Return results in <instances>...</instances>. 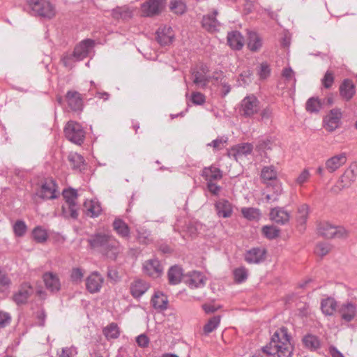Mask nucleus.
<instances>
[{
    "label": "nucleus",
    "mask_w": 357,
    "mask_h": 357,
    "mask_svg": "<svg viewBox=\"0 0 357 357\" xmlns=\"http://www.w3.org/2000/svg\"><path fill=\"white\" fill-rule=\"evenodd\" d=\"M291 336L285 327L275 331L270 342L252 357H290L292 354Z\"/></svg>",
    "instance_id": "1"
},
{
    "label": "nucleus",
    "mask_w": 357,
    "mask_h": 357,
    "mask_svg": "<svg viewBox=\"0 0 357 357\" xmlns=\"http://www.w3.org/2000/svg\"><path fill=\"white\" fill-rule=\"evenodd\" d=\"M90 248L110 261H116L123 251L119 240L109 233L96 232L87 239Z\"/></svg>",
    "instance_id": "2"
},
{
    "label": "nucleus",
    "mask_w": 357,
    "mask_h": 357,
    "mask_svg": "<svg viewBox=\"0 0 357 357\" xmlns=\"http://www.w3.org/2000/svg\"><path fill=\"white\" fill-rule=\"evenodd\" d=\"M356 176L357 165L351 164L331 188V191L333 193L338 194L342 190L349 188L355 181Z\"/></svg>",
    "instance_id": "3"
},
{
    "label": "nucleus",
    "mask_w": 357,
    "mask_h": 357,
    "mask_svg": "<svg viewBox=\"0 0 357 357\" xmlns=\"http://www.w3.org/2000/svg\"><path fill=\"white\" fill-rule=\"evenodd\" d=\"M317 232L326 238H346L349 236V231L345 228L334 226L327 222L318 225Z\"/></svg>",
    "instance_id": "4"
},
{
    "label": "nucleus",
    "mask_w": 357,
    "mask_h": 357,
    "mask_svg": "<svg viewBox=\"0 0 357 357\" xmlns=\"http://www.w3.org/2000/svg\"><path fill=\"white\" fill-rule=\"evenodd\" d=\"M260 102L254 95L245 96L240 103L239 114L245 118H252L260 111Z\"/></svg>",
    "instance_id": "5"
},
{
    "label": "nucleus",
    "mask_w": 357,
    "mask_h": 357,
    "mask_svg": "<svg viewBox=\"0 0 357 357\" xmlns=\"http://www.w3.org/2000/svg\"><path fill=\"white\" fill-rule=\"evenodd\" d=\"M28 5L34 15L51 19L55 15L53 5L47 0H27Z\"/></svg>",
    "instance_id": "6"
},
{
    "label": "nucleus",
    "mask_w": 357,
    "mask_h": 357,
    "mask_svg": "<svg viewBox=\"0 0 357 357\" xmlns=\"http://www.w3.org/2000/svg\"><path fill=\"white\" fill-rule=\"evenodd\" d=\"M64 133L66 137L75 144H81L84 142L85 131L79 123L68 121L65 126Z\"/></svg>",
    "instance_id": "7"
},
{
    "label": "nucleus",
    "mask_w": 357,
    "mask_h": 357,
    "mask_svg": "<svg viewBox=\"0 0 357 357\" xmlns=\"http://www.w3.org/2000/svg\"><path fill=\"white\" fill-rule=\"evenodd\" d=\"M167 0H149L142 4L141 9L144 16L152 17L160 14L166 5Z\"/></svg>",
    "instance_id": "8"
},
{
    "label": "nucleus",
    "mask_w": 357,
    "mask_h": 357,
    "mask_svg": "<svg viewBox=\"0 0 357 357\" xmlns=\"http://www.w3.org/2000/svg\"><path fill=\"white\" fill-rule=\"evenodd\" d=\"M32 294L33 287L29 282H24L20 284L18 291L13 295V301L17 305L25 304Z\"/></svg>",
    "instance_id": "9"
},
{
    "label": "nucleus",
    "mask_w": 357,
    "mask_h": 357,
    "mask_svg": "<svg viewBox=\"0 0 357 357\" xmlns=\"http://www.w3.org/2000/svg\"><path fill=\"white\" fill-rule=\"evenodd\" d=\"M347 161V155L346 153L336 154L326 160L325 169L329 173H334L345 165Z\"/></svg>",
    "instance_id": "10"
},
{
    "label": "nucleus",
    "mask_w": 357,
    "mask_h": 357,
    "mask_svg": "<svg viewBox=\"0 0 357 357\" xmlns=\"http://www.w3.org/2000/svg\"><path fill=\"white\" fill-rule=\"evenodd\" d=\"M342 112L340 109H333L324 119V128L329 132L334 131L340 123Z\"/></svg>",
    "instance_id": "11"
},
{
    "label": "nucleus",
    "mask_w": 357,
    "mask_h": 357,
    "mask_svg": "<svg viewBox=\"0 0 357 357\" xmlns=\"http://www.w3.org/2000/svg\"><path fill=\"white\" fill-rule=\"evenodd\" d=\"M95 42L91 39H85L77 44L74 49V57L82 61L87 57L91 50L93 48Z\"/></svg>",
    "instance_id": "12"
},
{
    "label": "nucleus",
    "mask_w": 357,
    "mask_h": 357,
    "mask_svg": "<svg viewBox=\"0 0 357 357\" xmlns=\"http://www.w3.org/2000/svg\"><path fill=\"white\" fill-rule=\"evenodd\" d=\"M143 269L146 274L154 278L160 277L163 271L160 261L156 259L146 260L143 264Z\"/></svg>",
    "instance_id": "13"
},
{
    "label": "nucleus",
    "mask_w": 357,
    "mask_h": 357,
    "mask_svg": "<svg viewBox=\"0 0 357 357\" xmlns=\"http://www.w3.org/2000/svg\"><path fill=\"white\" fill-rule=\"evenodd\" d=\"M206 278L199 271H192L185 275V283L191 289L203 287L205 285Z\"/></svg>",
    "instance_id": "14"
},
{
    "label": "nucleus",
    "mask_w": 357,
    "mask_h": 357,
    "mask_svg": "<svg viewBox=\"0 0 357 357\" xmlns=\"http://www.w3.org/2000/svg\"><path fill=\"white\" fill-rule=\"evenodd\" d=\"M156 35L157 41L162 46L172 44L174 38V31L172 27L168 26L160 27L156 31Z\"/></svg>",
    "instance_id": "15"
},
{
    "label": "nucleus",
    "mask_w": 357,
    "mask_h": 357,
    "mask_svg": "<svg viewBox=\"0 0 357 357\" xmlns=\"http://www.w3.org/2000/svg\"><path fill=\"white\" fill-rule=\"evenodd\" d=\"M45 287L52 293H56L61 289V282L57 274L46 272L43 275Z\"/></svg>",
    "instance_id": "16"
},
{
    "label": "nucleus",
    "mask_w": 357,
    "mask_h": 357,
    "mask_svg": "<svg viewBox=\"0 0 357 357\" xmlns=\"http://www.w3.org/2000/svg\"><path fill=\"white\" fill-rule=\"evenodd\" d=\"M68 107L74 112L81 111L83 108L82 95L76 91H68L66 95Z\"/></svg>",
    "instance_id": "17"
},
{
    "label": "nucleus",
    "mask_w": 357,
    "mask_h": 357,
    "mask_svg": "<svg viewBox=\"0 0 357 357\" xmlns=\"http://www.w3.org/2000/svg\"><path fill=\"white\" fill-rule=\"evenodd\" d=\"M253 149V146L250 143H242L234 146L228 152V155L230 158H234L238 160L242 156H246L250 154Z\"/></svg>",
    "instance_id": "18"
},
{
    "label": "nucleus",
    "mask_w": 357,
    "mask_h": 357,
    "mask_svg": "<svg viewBox=\"0 0 357 357\" xmlns=\"http://www.w3.org/2000/svg\"><path fill=\"white\" fill-rule=\"evenodd\" d=\"M104 279L97 272L91 273L86 280V289L91 294L100 291Z\"/></svg>",
    "instance_id": "19"
},
{
    "label": "nucleus",
    "mask_w": 357,
    "mask_h": 357,
    "mask_svg": "<svg viewBox=\"0 0 357 357\" xmlns=\"http://www.w3.org/2000/svg\"><path fill=\"white\" fill-rule=\"evenodd\" d=\"M215 208L218 217L227 218L233 213V206L228 200L220 199L215 203Z\"/></svg>",
    "instance_id": "20"
},
{
    "label": "nucleus",
    "mask_w": 357,
    "mask_h": 357,
    "mask_svg": "<svg viewBox=\"0 0 357 357\" xmlns=\"http://www.w3.org/2000/svg\"><path fill=\"white\" fill-rule=\"evenodd\" d=\"M266 250L262 248H253L245 255V260L248 264H259L265 259Z\"/></svg>",
    "instance_id": "21"
},
{
    "label": "nucleus",
    "mask_w": 357,
    "mask_h": 357,
    "mask_svg": "<svg viewBox=\"0 0 357 357\" xmlns=\"http://www.w3.org/2000/svg\"><path fill=\"white\" fill-rule=\"evenodd\" d=\"M38 197L43 199H52L56 198V184L50 180L45 181L37 193Z\"/></svg>",
    "instance_id": "22"
},
{
    "label": "nucleus",
    "mask_w": 357,
    "mask_h": 357,
    "mask_svg": "<svg viewBox=\"0 0 357 357\" xmlns=\"http://www.w3.org/2000/svg\"><path fill=\"white\" fill-rule=\"evenodd\" d=\"M202 176L207 181V183H209L221 180L223 176V174L218 167L211 165L203 169Z\"/></svg>",
    "instance_id": "23"
},
{
    "label": "nucleus",
    "mask_w": 357,
    "mask_h": 357,
    "mask_svg": "<svg viewBox=\"0 0 357 357\" xmlns=\"http://www.w3.org/2000/svg\"><path fill=\"white\" fill-rule=\"evenodd\" d=\"M271 219L278 224L284 225L289 222L290 214L283 208L275 207L271 209L270 212Z\"/></svg>",
    "instance_id": "24"
},
{
    "label": "nucleus",
    "mask_w": 357,
    "mask_h": 357,
    "mask_svg": "<svg viewBox=\"0 0 357 357\" xmlns=\"http://www.w3.org/2000/svg\"><path fill=\"white\" fill-rule=\"evenodd\" d=\"M227 43L230 47L235 50H240L244 45V38L238 31L229 32L227 34Z\"/></svg>",
    "instance_id": "25"
},
{
    "label": "nucleus",
    "mask_w": 357,
    "mask_h": 357,
    "mask_svg": "<svg viewBox=\"0 0 357 357\" xmlns=\"http://www.w3.org/2000/svg\"><path fill=\"white\" fill-rule=\"evenodd\" d=\"M339 312L341 315V318L344 321L349 322L352 321L356 316V306L351 302H347L341 305Z\"/></svg>",
    "instance_id": "26"
},
{
    "label": "nucleus",
    "mask_w": 357,
    "mask_h": 357,
    "mask_svg": "<svg viewBox=\"0 0 357 357\" xmlns=\"http://www.w3.org/2000/svg\"><path fill=\"white\" fill-rule=\"evenodd\" d=\"M113 229L121 238L128 239L130 237V230L128 225L121 219L116 218L112 223Z\"/></svg>",
    "instance_id": "27"
},
{
    "label": "nucleus",
    "mask_w": 357,
    "mask_h": 357,
    "mask_svg": "<svg viewBox=\"0 0 357 357\" xmlns=\"http://www.w3.org/2000/svg\"><path fill=\"white\" fill-rule=\"evenodd\" d=\"M340 96L347 101L351 100L355 94V86L351 80L344 79L340 86Z\"/></svg>",
    "instance_id": "28"
},
{
    "label": "nucleus",
    "mask_w": 357,
    "mask_h": 357,
    "mask_svg": "<svg viewBox=\"0 0 357 357\" xmlns=\"http://www.w3.org/2000/svg\"><path fill=\"white\" fill-rule=\"evenodd\" d=\"M218 12L214 10L211 15L208 14L203 17L202 26L208 31L214 32L218 29L220 24L215 18Z\"/></svg>",
    "instance_id": "29"
},
{
    "label": "nucleus",
    "mask_w": 357,
    "mask_h": 357,
    "mask_svg": "<svg viewBox=\"0 0 357 357\" xmlns=\"http://www.w3.org/2000/svg\"><path fill=\"white\" fill-rule=\"evenodd\" d=\"M149 288V285L142 280H135L130 286V292L135 298L140 297Z\"/></svg>",
    "instance_id": "30"
},
{
    "label": "nucleus",
    "mask_w": 357,
    "mask_h": 357,
    "mask_svg": "<svg viewBox=\"0 0 357 357\" xmlns=\"http://www.w3.org/2000/svg\"><path fill=\"white\" fill-rule=\"evenodd\" d=\"M151 303L155 309L164 310L167 308V297L162 292H155L152 297Z\"/></svg>",
    "instance_id": "31"
},
{
    "label": "nucleus",
    "mask_w": 357,
    "mask_h": 357,
    "mask_svg": "<svg viewBox=\"0 0 357 357\" xmlns=\"http://www.w3.org/2000/svg\"><path fill=\"white\" fill-rule=\"evenodd\" d=\"M68 160L74 170L81 172L84 168V159L81 155L77 153H70L68 156Z\"/></svg>",
    "instance_id": "32"
},
{
    "label": "nucleus",
    "mask_w": 357,
    "mask_h": 357,
    "mask_svg": "<svg viewBox=\"0 0 357 357\" xmlns=\"http://www.w3.org/2000/svg\"><path fill=\"white\" fill-rule=\"evenodd\" d=\"M183 275V269L179 266H172L168 271L169 284L173 285L178 284L181 282Z\"/></svg>",
    "instance_id": "33"
},
{
    "label": "nucleus",
    "mask_w": 357,
    "mask_h": 357,
    "mask_svg": "<svg viewBox=\"0 0 357 357\" xmlns=\"http://www.w3.org/2000/svg\"><path fill=\"white\" fill-rule=\"evenodd\" d=\"M84 206L87 211V215L91 218L98 217L102 211L100 204L98 201H86Z\"/></svg>",
    "instance_id": "34"
},
{
    "label": "nucleus",
    "mask_w": 357,
    "mask_h": 357,
    "mask_svg": "<svg viewBox=\"0 0 357 357\" xmlns=\"http://www.w3.org/2000/svg\"><path fill=\"white\" fill-rule=\"evenodd\" d=\"M262 46L261 38L255 32H250L248 34V47L252 52H257Z\"/></svg>",
    "instance_id": "35"
},
{
    "label": "nucleus",
    "mask_w": 357,
    "mask_h": 357,
    "mask_svg": "<svg viewBox=\"0 0 357 357\" xmlns=\"http://www.w3.org/2000/svg\"><path fill=\"white\" fill-rule=\"evenodd\" d=\"M337 307V302L333 298L323 299L321 303V309L326 315H332Z\"/></svg>",
    "instance_id": "36"
},
{
    "label": "nucleus",
    "mask_w": 357,
    "mask_h": 357,
    "mask_svg": "<svg viewBox=\"0 0 357 357\" xmlns=\"http://www.w3.org/2000/svg\"><path fill=\"white\" fill-rule=\"evenodd\" d=\"M261 179L264 183L268 184V181H273L274 183L277 181V172L273 166L264 167L261 173Z\"/></svg>",
    "instance_id": "37"
},
{
    "label": "nucleus",
    "mask_w": 357,
    "mask_h": 357,
    "mask_svg": "<svg viewBox=\"0 0 357 357\" xmlns=\"http://www.w3.org/2000/svg\"><path fill=\"white\" fill-rule=\"evenodd\" d=\"M304 346L311 351H314L320 347V341L319 338L312 334H307L303 338Z\"/></svg>",
    "instance_id": "38"
},
{
    "label": "nucleus",
    "mask_w": 357,
    "mask_h": 357,
    "mask_svg": "<svg viewBox=\"0 0 357 357\" xmlns=\"http://www.w3.org/2000/svg\"><path fill=\"white\" fill-rule=\"evenodd\" d=\"M137 238L140 243L147 245L153 242L151 231L145 227H139L137 229Z\"/></svg>",
    "instance_id": "39"
},
{
    "label": "nucleus",
    "mask_w": 357,
    "mask_h": 357,
    "mask_svg": "<svg viewBox=\"0 0 357 357\" xmlns=\"http://www.w3.org/2000/svg\"><path fill=\"white\" fill-rule=\"evenodd\" d=\"M103 334L107 340L116 339L120 335V330L116 323H111L103 329Z\"/></svg>",
    "instance_id": "40"
},
{
    "label": "nucleus",
    "mask_w": 357,
    "mask_h": 357,
    "mask_svg": "<svg viewBox=\"0 0 357 357\" xmlns=\"http://www.w3.org/2000/svg\"><path fill=\"white\" fill-rule=\"evenodd\" d=\"M62 215L65 218L77 219L78 217L77 204H64L62 206Z\"/></svg>",
    "instance_id": "41"
},
{
    "label": "nucleus",
    "mask_w": 357,
    "mask_h": 357,
    "mask_svg": "<svg viewBox=\"0 0 357 357\" xmlns=\"http://www.w3.org/2000/svg\"><path fill=\"white\" fill-rule=\"evenodd\" d=\"M241 213L245 218L249 220H257L261 216L259 209L252 207L243 208Z\"/></svg>",
    "instance_id": "42"
},
{
    "label": "nucleus",
    "mask_w": 357,
    "mask_h": 357,
    "mask_svg": "<svg viewBox=\"0 0 357 357\" xmlns=\"http://www.w3.org/2000/svg\"><path fill=\"white\" fill-rule=\"evenodd\" d=\"M169 9L176 15H182L186 11V6L182 0H171Z\"/></svg>",
    "instance_id": "43"
},
{
    "label": "nucleus",
    "mask_w": 357,
    "mask_h": 357,
    "mask_svg": "<svg viewBox=\"0 0 357 357\" xmlns=\"http://www.w3.org/2000/svg\"><path fill=\"white\" fill-rule=\"evenodd\" d=\"M112 15L116 19L128 20L132 17V11L126 7H119L112 10Z\"/></svg>",
    "instance_id": "44"
},
{
    "label": "nucleus",
    "mask_w": 357,
    "mask_h": 357,
    "mask_svg": "<svg viewBox=\"0 0 357 357\" xmlns=\"http://www.w3.org/2000/svg\"><path fill=\"white\" fill-rule=\"evenodd\" d=\"M305 107L310 113L318 112L321 108V103L317 98H310L307 101Z\"/></svg>",
    "instance_id": "45"
},
{
    "label": "nucleus",
    "mask_w": 357,
    "mask_h": 357,
    "mask_svg": "<svg viewBox=\"0 0 357 357\" xmlns=\"http://www.w3.org/2000/svg\"><path fill=\"white\" fill-rule=\"evenodd\" d=\"M192 75L193 83L195 84L196 85L202 87H205L207 85L208 79H207L206 76L202 73H200L199 71H193L192 73Z\"/></svg>",
    "instance_id": "46"
},
{
    "label": "nucleus",
    "mask_w": 357,
    "mask_h": 357,
    "mask_svg": "<svg viewBox=\"0 0 357 357\" xmlns=\"http://www.w3.org/2000/svg\"><path fill=\"white\" fill-rule=\"evenodd\" d=\"M220 317L215 316L211 318L204 327V331L206 334L213 332L220 324Z\"/></svg>",
    "instance_id": "47"
},
{
    "label": "nucleus",
    "mask_w": 357,
    "mask_h": 357,
    "mask_svg": "<svg viewBox=\"0 0 357 357\" xmlns=\"http://www.w3.org/2000/svg\"><path fill=\"white\" fill-rule=\"evenodd\" d=\"M308 218V206L306 204L301 205L298 208V213H297V222L300 225H304Z\"/></svg>",
    "instance_id": "48"
},
{
    "label": "nucleus",
    "mask_w": 357,
    "mask_h": 357,
    "mask_svg": "<svg viewBox=\"0 0 357 357\" xmlns=\"http://www.w3.org/2000/svg\"><path fill=\"white\" fill-rule=\"evenodd\" d=\"M63 198L66 200L65 204H77V192L74 189L65 190L63 192Z\"/></svg>",
    "instance_id": "49"
},
{
    "label": "nucleus",
    "mask_w": 357,
    "mask_h": 357,
    "mask_svg": "<svg viewBox=\"0 0 357 357\" xmlns=\"http://www.w3.org/2000/svg\"><path fill=\"white\" fill-rule=\"evenodd\" d=\"M33 237L38 243H43L47 238V234L45 229L37 227L33 231Z\"/></svg>",
    "instance_id": "50"
},
{
    "label": "nucleus",
    "mask_w": 357,
    "mask_h": 357,
    "mask_svg": "<svg viewBox=\"0 0 357 357\" xmlns=\"http://www.w3.org/2000/svg\"><path fill=\"white\" fill-rule=\"evenodd\" d=\"M234 280L238 283L244 282L248 278V271L244 267H239L234 271Z\"/></svg>",
    "instance_id": "51"
},
{
    "label": "nucleus",
    "mask_w": 357,
    "mask_h": 357,
    "mask_svg": "<svg viewBox=\"0 0 357 357\" xmlns=\"http://www.w3.org/2000/svg\"><path fill=\"white\" fill-rule=\"evenodd\" d=\"M332 246L328 243H319L316 245L314 252L316 255L323 257L326 255L331 250Z\"/></svg>",
    "instance_id": "52"
},
{
    "label": "nucleus",
    "mask_w": 357,
    "mask_h": 357,
    "mask_svg": "<svg viewBox=\"0 0 357 357\" xmlns=\"http://www.w3.org/2000/svg\"><path fill=\"white\" fill-rule=\"evenodd\" d=\"M262 232L266 237L273 239L279 236L280 229L273 226H264L262 228Z\"/></svg>",
    "instance_id": "53"
},
{
    "label": "nucleus",
    "mask_w": 357,
    "mask_h": 357,
    "mask_svg": "<svg viewBox=\"0 0 357 357\" xmlns=\"http://www.w3.org/2000/svg\"><path fill=\"white\" fill-rule=\"evenodd\" d=\"M13 231L17 236H22L26 231V225L22 220H17L13 225Z\"/></svg>",
    "instance_id": "54"
},
{
    "label": "nucleus",
    "mask_w": 357,
    "mask_h": 357,
    "mask_svg": "<svg viewBox=\"0 0 357 357\" xmlns=\"http://www.w3.org/2000/svg\"><path fill=\"white\" fill-rule=\"evenodd\" d=\"M61 61L65 67L68 68L69 69H71V68H73L74 63L76 61H79V60L75 59V57H74V53H73L71 54H64L62 56Z\"/></svg>",
    "instance_id": "55"
},
{
    "label": "nucleus",
    "mask_w": 357,
    "mask_h": 357,
    "mask_svg": "<svg viewBox=\"0 0 357 357\" xmlns=\"http://www.w3.org/2000/svg\"><path fill=\"white\" fill-rule=\"evenodd\" d=\"M323 86L326 89H329L332 86L334 82V74L332 71L327 70L323 79H321Z\"/></svg>",
    "instance_id": "56"
},
{
    "label": "nucleus",
    "mask_w": 357,
    "mask_h": 357,
    "mask_svg": "<svg viewBox=\"0 0 357 357\" xmlns=\"http://www.w3.org/2000/svg\"><path fill=\"white\" fill-rule=\"evenodd\" d=\"M267 189L273 192L272 195H274L278 199L282 192V184L279 181H275L273 184H268Z\"/></svg>",
    "instance_id": "57"
},
{
    "label": "nucleus",
    "mask_w": 357,
    "mask_h": 357,
    "mask_svg": "<svg viewBox=\"0 0 357 357\" xmlns=\"http://www.w3.org/2000/svg\"><path fill=\"white\" fill-rule=\"evenodd\" d=\"M190 100L194 105H202L206 101V98L204 94L200 92H193L190 97Z\"/></svg>",
    "instance_id": "58"
},
{
    "label": "nucleus",
    "mask_w": 357,
    "mask_h": 357,
    "mask_svg": "<svg viewBox=\"0 0 357 357\" xmlns=\"http://www.w3.org/2000/svg\"><path fill=\"white\" fill-rule=\"evenodd\" d=\"M310 177V173L307 169H304L296 179V183L302 185L306 183Z\"/></svg>",
    "instance_id": "59"
},
{
    "label": "nucleus",
    "mask_w": 357,
    "mask_h": 357,
    "mask_svg": "<svg viewBox=\"0 0 357 357\" xmlns=\"http://www.w3.org/2000/svg\"><path fill=\"white\" fill-rule=\"evenodd\" d=\"M271 70L267 63H261L258 70V75L262 79H266L270 75Z\"/></svg>",
    "instance_id": "60"
},
{
    "label": "nucleus",
    "mask_w": 357,
    "mask_h": 357,
    "mask_svg": "<svg viewBox=\"0 0 357 357\" xmlns=\"http://www.w3.org/2000/svg\"><path fill=\"white\" fill-rule=\"evenodd\" d=\"M84 273L79 268H75L72 270L70 278L73 282L78 283L81 282Z\"/></svg>",
    "instance_id": "61"
},
{
    "label": "nucleus",
    "mask_w": 357,
    "mask_h": 357,
    "mask_svg": "<svg viewBox=\"0 0 357 357\" xmlns=\"http://www.w3.org/2000/svg\"><path fill=\"white\" fill-rule=\"evenodd\" d=\"M227 141L225 140L222 137H218L214 140H213L211 143L207 144L208 146H212L215 150H220L224 147V144Z\"/></svg>",
    "instance_id": "62"
},
{
    "label": "nucleus",
    "mask_w": 357,
    "mask_h": 357,
    "mask_svg": "<svg viewBox=\"0 0 357 357\" xmlns=\"http://www.w3.org/2000/svg\"><path fill=\"white\" fill-rule=\"evenodd\" d=\"M273 116V109L270 106L264 108L260 112V117L261 121H268L271 119Z\"/></svg>",
    "instance_id": "63"
},
{
    "label": "nucleus",
    "mask_w": 357,
    "mask_h": 357,
    "mask_svg": "<svg viewBox=\"0 0 357 357\" xmlns=\"http://www.w3.org/2000/svg\"><path fill=\"white\" fill-rule=\"evenodd\" d=\"M136 342L139 347L145 348L149 346V338L145 334H141L137 337Z\"/></svg>",
    "instance_id": "64"
}]
</instances>
